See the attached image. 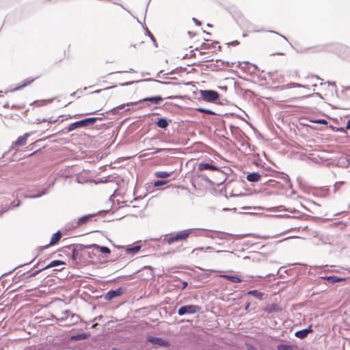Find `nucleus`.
Here are the masks:
<instances>
[{
    "instance_id": "obj_47",
    "label": "nucleus",
    "mask_w": 350,
    "mask_h": 350,
    "mask_svg": "<svg viewBox=\"0 0 350 350\" xmlns=\"http://www.w3.org/2000/svg\"><path fill=\"white\" fill-rule=\"evenodd\" d=\"M344 183H345L344 181H338V182H336V183L334 184V192H336V191L339 189L340 187L342 185H343V184H344Z\"/></svg>"
},
{
    "instance_id": "obj_10",
    "label": "nucleus",
    "mask_w": 350,
    "mask_h": 350,
    "mask_svg": "<svg viewBox=\"0 0 350 350\" xmlns=\"http://www.w3.org/2000/svg\"><path fill=\"white\" fill-rule=\"evenodd\" d=\"M187 231V229L180 230L168 238H165L164 241H165L168 244H172L178 241H186L188 239Z\"/></svg>"
},
{
    "instance_id": "obj_14",
    "label": "nucleus",
    "mask_w": 350,
    "mask_h": 350,
    "mask_svg": "<svg viewBox=\"0 0 350 350\" xmlns=\"http://www.w3.org/2000/svg\"><path fill=\"white\" fill-rule=\"evenodd\" d=\"M312 332V325L310 324L308 327L295 332V336L299 339H304Z\"/></svg>"
},
{
    "instance_id": "obj_41",
    "label": "nucleus",
    "mask_w": 350,
    "mask_h": 350,
    "mask_svg": "<svg viewBox=\"0 0 350 350\" xmlns=\"http://www.w3.org/2000/svg\"><path fill=\"white\" fill-rule=\"evenodd\" d=\"M144 81H154V82H157V83H159L165 84V85L173 84V83L170 82V81H159V80L154 79H152V78L146 79Z\"/></svg>"
},
{
    "instance_id": "obj_8",
    "label": "nucleus",
    "mask_w": 350,
    "mask_h": 350,
    "mask_svg": "<svg viewBox=\"0 0 350 350\" xmlns=\"http://www.w3.org/2000/svg\"><path fill=\"white\" fill-rule=\"evenodd\" d=\"M108 211H100L97 213L88 214V215H83V216L81 217L80 218H79L77 221L73 222L72 224V227L73 228H77L80 226H82L88 224L90 221H92V219L94 217H95L96 215L101 213H107Z\"/></svg>"
},
{
    "instance_id": "obj_43",
    "label": "nucleus",
    "mask_w": 350,
    "mask_h": 350,
    "mask_svg": "<svg viewBox=\"0 0 350 350\" xmlns=\"http://www.w3.org/2000/svg\"><path fill=\"white\" fill-rule=\"evenodd\" d=\"M287 211H288L291 213L295 214V215L293 216V217L299 218L301 215V213L296 210L295 208H288L286 209Z\"/></svg>"
},
{
    "instance_id": "obj_13",
    "label": "nucleus",
    "mask_w": 350,
    "mask_h": 350,
    "mask_svg": "<svg viewBox=\"0 0 350 350\" xmlns=\"http://www.w3.org/2000/svg\"><path fill=\"white\" fill-rule=\"evenodd\" d=\"M228 236V234L222 232H213L211 230H206L204 233V237L211 238V239H226Z\"/></svg>"
},
{
    "instance_id": "obj_51",
    "label": "nucleus",
    "mask_w": 350,
    "mask_h": 350,
    "mask_svg": "<svg viewBox=\"0 0 350 350\" xmlns=\"http://www.w3.org/2000/svg\"><path fill=\"white\" fill-rule=\"evenodd\" d=\"M232 276V275H229V274H221V275H219L220 278H224V279L230 280V279H231Z\"/></svg>"
},
{
    "instance_id": "obj_44",
    "label": "nucleus",
    "mask_w": 350,
    "mask_h": 350,
    "mask_svg": "<svg viewBox=\"0 0 350 350\" xmlns=\"http://www.w3.org/2000/svg\"><path fill=\"white\" fill-rule=\"evenodd\" d=\"M167 183V180H157L154 181V185L156 187H159L163 186V185H165Z\"/></svg>"
},
{
    "instance_id": "obj_42",
    "label": "nucleus",
    "mask_w": 350,
    "mask_h": 350,
    "mask_svg": "<svg viewBox=\"0 0 350 350\" xmlns=\"http://www.w3.org/2000/svg\"><path fill=\"white\" fill-rule=\"evenodd\" d=\"M245 281H246V280L244 279H241L238 275H232L230 279V282H234V283H241V282H245Z\"/></svg>"
},
{
    "instance_id": "obj_12",
    "label": "nucleus",
    "mask_w": 350,
    "mask_h": 350,
    "mask_svg": "<svg viewBox=\"0 0 350 350\" xmlns=\"http://www.w3.org/2000/svg\"><path fill=\"white\" fill-rule=\"evenodd\" d=\"M146 340L152 345H159L162 347H169L170 346V342L159 337L148 336Z\"/></svg>"
},
{
    "instance_id": "obj_22",
    "label": "nucleus",
    "mask_w": 350,
    "mask_h": 350,
    "mask_svg": "<svg viewBox=\"0 0 350 350\" xmlns=\"http://www.w3.org/2000/svg\"><path fill=\"white\" fill-rule=\"evenodd\" d=\"M61 237H62L61 232L59 231L56 232L55 233H54L53 234L49 243L48 245H46V246H44V247L47 248L50 245H55L60 240Z\"/></svg>"
},
{
    "instance_id": "obj_7",
    "label": "nucleus",
    "mask_w": 350,
    "mask_h": 350,
    "mask_svg": "<svg viewBox=\"0 0 350 350\" xmlns=\"http://www.w3.org/2000/svg\"><path fill=\"white\" fill-rule=\"evenodd\" d=\"M68 250H71L72 252V259L73 260H77L79 256L82 254V252L85 249L88 248V245H83V244H73L70 245L66 247Z\"/></svg>"
},
{
    "instance_id": "obj_56",
    "label": "nucleus",
    "mask_w": 350,
    "mask_h": 350,
    "mask_svg": "<svg viewBox=\"0 0 350 350\" xmlns=\"http://www.w3.org/2000/svg\"><path fill=\"white\" fill-rule=\"evenodd\" d=\"M192 20H193V21L195 23V24H196V25H198V26H200V25H201V22H200L199 20H198L197 18H193V19H192Z\"/></svg>"
},
{
    "instance_id": "obj_64",
    "label": "nucleus",
    "mask_w": 350,
    "mask_h": 350,
    "mask_svg": "<svg viewBox=\"0 0 350 350\" xmlns=\"http://www.w3.org/2000/svg\"><path fill=\"white\" fill-rule=\"evenodd\" d=\"M250 306V302L246 303V305H245V310H247L249 308Z\"/></svg>"
},
{
    "instance_id": "obj_39",
    "label": "nucleus",
    "mask_w": 350,
    "mask_h": 350,
    "mask_svg": "<svg viewBox=\"0 0 350 350\" xmlns=\"http://www.w3.org/2000/svg\"><path fill=\"white\" fill-rule=\"evenodd\" d=\"M197 111H199V112H201V113H206V114H210V115L215 114V113L214 111H213L212 110L208 109H206V108H203V107H198V108H197Z\"/></svg>"
},
{
    "instance_id": "obj_17",
    "label": "nucleus",
    "mask_w": 350,
    "mask_h": 350,
    "mask_svg": "<svg viewBox=\"0 0 350 350\" xmlns=\"http://www.w3.org/2000/svg\"><path fill=\"white\" fill-rule=\"evenodd\" d=\"M172 120L167 118H158L155 120V124L157 127L163 129H165L171 123Z\"/></svg>"
},
{
    "instance_id": "obj_57",
    "label": "nucleus",
    "mask_w": 350,
    "mask_h": 350,
    "mask_svg": "<svg viewBox=\"0 0 350 350\" xmlns=\"http://www.w3.org/2000/svg\"><path fill=\"white\" fill-rule=\"evenodd\" d=\"M334 225L336 226H338L340 225H343L344 226H346V224H344L343 221H342L334 222Z\"/></svg>"
},
{
    "instance_id": "obj_46",
    "label": "nucleus",
    "mask_w": 350,
    "mask_h": 350,
    "mask_svg": "<svg viewBox=\"0 0 350 350\" xmlns=\"http://www.w3.org/2000/svg\"><path fill=\"white\" fill-rule=\"evenodd\" d=\"M44 270H45V269H44V267L38 270H36L33 273H31L27 278L28 279L31 277H35L36 275H37L38 273H40L41 271H42Z\"/></svg>"
},
{
    "instance_id": "obj_45",
    "label": "nucleus",
    "mask_w": 350,
    "mask_h": 350,
    "mask_svg": "<svg viewBox=\"0 0 350 350\" xmlns=\"http://www.w3.org/2000/svg\"><path fill=\"white\" fill-rule=\"evenodd\" d=\"M54 98L48 99V100H36L34 103L39 104V105H44L48 103H51Z\"/></svg>"
},
{
    "instance_id": "obj_34",
    "label": "nucleus",
    "mask_w": 350,
    "mask_h": 350,
    "mask_svg": "<svg viewBox=\"0 0 350 350\" xmlns=\"http://www.w3.org/2000/svg\"><path fill=\"white\" fill-rule=\"evenodd\" d=\"M57 121V119L53 120L52 118H50L49 119L47 118H36L34 123L36 124H40L42 122H48L49 123H55Z\"/></svg>"
},
{
    "instance_id": "obj_4",
    "label": "nucleus",
    "mask_w": 350,
    "mask_h": 350,
    "mask_svg": "<svg viewBox=\"0 0 350 350\" xmlns=\"http://www.w3.org/2000/svg\"><path fill=\"white\" fill-rule=\"evenodd\" d=\"M200 95L203 100L215 103L220 97L218 92L212 90H200Z\"/></svg>"
},
{
    "instance_id": "obj_55",
    "label": "nucleus",
    "mask_w": 350,
    "mask_h": 350,
    "mask_svg": "<svg viewBox=\"0 0 350 350\" xmlns=\"http://www.w3.org/2000/svg\"><path fill=\"white\" fill-rule=\"evenodd\" d=\"M135 82L134 81H129V82H125V83H120V85L122 86H127V85H130L133 83H134Z\"/></svg>"
},
{
    "instance_id": "obj_50",
    "label": "nucleus",
    "mask_w": 350,
    "mask_h": 350,
    "mask_svg": "<svg viewBox=\"0 0 350 350\" xmlns=\"http://www.w3.org/2000/svg\"><path fill=\"white\" fill-rule=\"evenodd\" d=\"M314 123L321 124H327V121L325 119H317L312 121Z\"/></svg>"
},
{
    "instance_id": "obj_59",
    "label": "nucleus",
    "mask_w": 350,
    "mask_h": 350,
    "mask_svg": "<svg viewBox=\"0 0 350 350\" xmlns=\"http://www.w3.org/2000/svg\"><path fill=\"white\" fill-rule=\"evenodd\" d=\"M20 202H18L17 204L15 203V202H12V206L13 208L18 207L20 206Z\"/></svg>"
},
{
    "instance_id": "obj_18",
    "label": "nucleus",
    "mask_w": 350,
    "mask_h": 350,
    "mask_svg": "<svg viewBox=\"0 0 350 350\" xmlns=\"http://www.w3.org/2000/svg\"><path fill=\"white\" fill-rule=\"evenodd\" d=\"M320 279L326 280L329 284H335L336 282H342L346 280L345 278L338 277V276H336V275L321 276Z\"/></svg>"
},
{
    "instance_id": "obj_58",
    "label": "nucleus",
    "mask_w": 350,
    "mask_h": 350,
    "mask_svg": "<svg viewBox=\"0 0 350 350\" xmlns=\"http://www.w3.org/2000/svg\"><path fill=\"white\" fill-rule=\"evenodd\" d=\"M270 32H272V33H275V34H278V35H279L280 36H281L282 38H283L284 40H287V38H286L285 36H284L283 35L280 34L279 33H278V32H276V31H270Z\"/></svg>"
},
{
    "instance_id": "obj_36",
    "label": "nucleus",
    "mask_w": 350,
    "mask_h": 350,
    "mask_svg": "<svg viewBox=\"0 0 350 350\" xmlns=\"http://www.w3.org/2000/svg\"><path fill=\"white\" fill-rule=\"evenodd\" d=\"M186 70L185 68H182V67H177L175 69L164 74L163 75H174V74H178L179 73V71H181V72H183Z\"/></svg>"
},
{
    "instance_id": "obj_38",
    "label": "nucleus",
    "mask_w": 350,
    "mask_h": 350,
    "mask_svg": "<svg viewBox=\"0 0 350 350\" xmlns=\"http://www.w3.org/2000/svg\"><path fill=\"white\" fill-rule=\"evenodd\" d=\"M281 178L284 180V182L285 183L286 185H288L289 187L292 186V184L290 180V178L287 174H286L284 173H282Z\"/></svg>"
},
{
    "instance_id": "obj_9",
    "label": "nucleus",
    "mask_w": 350,
    "mask_h": 350,
    "mask_svg": "<svg viewBox=\"0 0 350 350\" xmlns=\"http://www.w3.org/2000/svg\"><path fill=\"white\" fill-rule=\"evenodd\" d=\"M267 75L273 85L278 86L285 82L284 75L277 70L268 72Z\"/></svg>"
},
{
    "instance_id": "obj_21",
    "label": "nucleus",
    "mask_w": 350,
    "mask_h": 350,
    "mask_svg": "<svg viewBox=\"0 0 350 350\" xmlns=\"http://www.w3.org/2000/svg\"><path fill=\"white\" fill-rule=\"evenodd\" d=\"M282 310L281 306L275 303H272L269 305H268L266 308L265 311L268 313H273V312H278Z\"/></svg>"
},
{
    "instance_id": "obj_11",
    "label": "nucleus",
    "mask_w": 350,
    "mask_h": 350,
    "mask_svg": "<svg viewBox=\"0 0 350 350\" xmlns=\"http://www.w3.org/2000/svg\"><path fill=\"white\" fill-rule=\"evenodd\" d=\"M126 292V288L124 287V286H120L115 290H113V289L109 290L105 295L104 298L107 301H111L116 297L122 295Z\"/></svg>"
},
{
    "instance_id": "obj_35",
    "label": "nucleus",
    "mask_w": 350,
    "mask_h": 350,
    "mask_svg": "<svg viewBox=\"0 0 350 350\" xmlns=\"http://www.w3.org/2000/svg\"><path fill=\"white\" fill-rule=\"evenodd\" d=\"M329 127L334 131V132H340L342 133L346 134L347 133V129L344 127H336L332 125H329Z\"/></svg>"
},
{
    "instance_id": "obj_37",
    "label": "nucleus",
    "mask_w": 350,
    "mask_h": 350,
    "mask_svg": "<svg viewBox=\"0 0 350 350\" xmlns=\"http://www.w3.org/2000/svg\"><path fill=\"white\" fill-rule=\"evenodd\" d=\"M80 321H81V317L79 314H74V313L71 314V317H70L71 323L75 324V323H77Z\"/></svg>"
},
{
    "instance_id": "obj_24",
    "label": "nucleus",
    "mask_w": 350,
    "mask_h": 350,
    "mask_svg": "<svg viewBox=\"0 0 350 350\" xmlns=\"http://www.w3.org/2000/svg\"><path fill=\"white\" fill-rule=\"evenodd\" d=\"M249 182H258L260 180L261 175L258 172L249 173L246 177Z\"/></svg>"
},
{
    "instance_id": "obj_1",
    "label": "nucleus",
    "mask_w": 350,
    "mask_h": 350,
    "mask_svg": "<svg viewBox=\"0 0 350 350\" xmlns=\"http://www.w3.org/2000/svg\"><path fill=\"white\" fill-rule=\"evenodd\" d=\"M163 100V98L160 95L145 97L142 99H140L139 100H138L137 102H130V103L120 105L119 106L111 109L110 110V111L113 114L117 115L119 113V110L124 109L125 106L137 105L142 104L143 103H146V104H149V107H150V104L159 105Z\"/></svg>"
},
{
    "instance_id": "obj_2",
    "label": "nucleus",
    "mask_w": 350,
    "mask_h": 350,
    "mask_svg": "<svg viewBox=\"0 0 350 350\" xmlns=\"http://www.w3.org/2000/svg\"><path fill=\"white\" fill-rule=\"evenodd\" d=\"M29 136V133H25L23 135L20 136L17 139L12 142V146L8 150L5 151L0 158V159H5V161L11 162L14 161V156L16 154L17 150L15 149L16 146H22L26 144L27 139Z\"/></svg>"
},
{
    "instance_id": "obj_49",
    "label": "nucleus",
    "mask_w": 350,
    "mask_h": 350,
    "mask_svg": "<svg viewBox=\"0 0 350 350\" xmlns=\"http://www.w3.org/2000/svg\"><path fill=\"white\" fill-rule=\"evenodd\" d=\"M82 92H83L82 90H78L76 92L72 93L70 94V96H72V97L77 96V98H79L81 96V94H82Z\"/></svg>"
},
{
    "instance_id": "obj_40",
    "label": "nucleus",
    "mask_w": 350,
    "mask_h": 350,
    "mask_svg": "<svg viewBox=\"0 0 350 350\" xmlns=\"http://www.w3.org/2000/svg\"><path fill=\"white\" fill-rule=\"evenodd\" d=\"M71 314H72V313L69 310H66L63 311L62 317H61V319H59V321H63L64 319H67L69 317H71Z\"/></svg>"
},
{
    "instance_id": "obj_30",
    "label": "nucleus",
    "mask_w": 350,
    "mask_h": 350,
    "mask_svg": "<svg viewBox=\"0 0 350 350\" xmlns=\"http://www.w3.org/2000/svg\"><path fill=\"white\" fill-rule=\"evenodd\" d=\"M172 172L158 171L154 173L155 176L157 178H167L172 174Z\"/></svg>"
},
{
    "instance_id": "obj_60",
    "label": "nucleus",
    "mask_w": 350,
    "mask_h": 350,
    "mask_svg": "<svg viewBox=\"0 0 350 350\" xmlns=\"http://www.w3.org/2000/svg\"><path fill=\"white\" fill-rule=\"evenodd\" d=\"M135 72V70L133 68H131L128 71H118L117 72L120 73V72Z\"/></svg>"
},
{
    "instance_id": "obj_33",
    "label": "nucleus",
    "mask_w": 350,
    "mask_h": 350,
    "mask_svg": "<svg viewBox=\"0 0 350 350\" xmlns=\"http://www.w3.org/2000/svg\"><path fill=\"white\" fill-rule=\"evenodd\" d=\"M144 29L145 30L146 35L149 36V38H150V40H152L153 44H154V46L155 47H157L158 46L157 42L154 36H153V34L149 31V29H148L147 27H144Z\"/></svg>"
},
{
    "instance_id": "obj_54",
    "label": "nucleus",
    "mask_w": 350,
    "mask_h": 350,
    "mask_svg": "<svg viewBox=\"0 0 350 350\" xmlns=\"http://www.w3.org/2000/svg\"><path fill=\"white\" fill-rule=\"evenodd\" d=\"M187 286H188L187 282H186V281H181L180 288H181L182 290L186 288Z\"/></svg>"
},
{
    "instance_id": "obj_27",
    "label": "nucleus",
    "mask_w": 350,
    "mask_h": 350,
    "mask_svg": "<svg viewBox=\"0 0 350 350\" xmlns=\"http://www.w3.org/2000/svg\"><path fill=\"white\" fill-rule=\"evenodd\" d=\"M63 265H65V262L64 261L60 260H55L51 261L49 264H48L45 267H44V269H45V270H46V269H50L52 267H59V266H61Z\"/></svg>"
},
{
    "instance_id": "obj_15",
    "label": "nucleus",
    "mask_w": 350,
    "mask_h": 350,
    "mask_svg": "<svg viewBox=\"0 0 350 350\" xmlns=\"http://www.w3.org/2000/svg\"><path fill=\"white\" fill-rule=\"evenodd\" d=\"M119 248L124 249L127 254H131L134 256L137 254L141 250L142 246L140 245H127V246H120Z\"/></svg>"
},
{
    "instance_id": "obj_19",
    "label": "nucleus",
    "mask_w": 350,
    "mask_h": 350,
    "mask_svg": "<svg viewBox=\"0 0 350 350\" xmlns=\"http://www.w3.org/2000/svg\"><path fill=\"white\" fill-rule=\"evenodd\" d=\"M88 249H93L96 250L97 252H101L103 254H110L111 250L108 247L106 246H100L97 244H91L88 245Z\"/></svg>"
},
{
    "instance_id": "obj_62",
    "label": "nucleus",
    "mask_w": 350,
    "mask_h": 350,
    "mask_svg": "<svg viewBox=\"0 0 350 350\" xmlns=\"http://www.w3.org/2000/svg\"><path fill=\"white\" fill-rule=\"evenodd\" d=\"M239 44V42L237 40H235V41H233V42H230V44L232 45V46H236V45H238Z\"/></svg>"
},
{
    "instance_id": "obj_23",
    "label": "nucleus",
    "mask_w": 350,
    "mask_h": 350,
    "mask_svg": "<svg viewBox=\"0 0 350 350\" xmlns=\"http://www.w3.org/2000/svg\"><path fill=\"white\" fill-rule=\"evenodd\" d=\"M247 295H251L258 300H262L264 299L265 293L258 290H251L247 292Z\"/></svg>"
},
{
    "instance_id": "obj_48",
    "label": "nucleus",
    "mask_w": 350,
    "mask_h": 350,
    "mask_svg": "<svg viewBox=\"0 0 350 350\" xmlns=\"http://www.w3.org/2000/svg\"><path fill=\"white\" fill-rule=\"evenodd\" d=\"M170 151H171V150L168 149V148H156L154 152L155 153H160V152H169Z\"/></svg>"
},
{
    "instance_id": "obj_52",
    "label": "nucleus",
    "mask_w": 350,
    "mask_h": 350,
    "mask_svg": "<svg viewBox=\"0 0 350 350\" xmlns=\"http://www.w3.org/2000/svg\"><path fill=\"white\" fill-rule=\"evenodd\" d=\"M230 129L232 133H234L235 131H239V129L237 126H235L232 124L230 125Z\"/></svg>"
},
{
    "instance_id": "obj_53",
    "label": "nucleus",
    "mask_w": 350,
    "mask_h": 350,
    "mask_svg": "<svg viewBox=\"0 0 350 350\" xmlns=\"http://www.w3.org/2000/svg\"><path fill=\"white\" fill-rule=\"evenodd\" d=\"M10 209V207H4L0 210V216Z\"/></svg>"
},
{
    "instance_id": "obj_29",
    "label": "nucleus",
    "mask_w": 350,
    "mask_h": 350,
    "mask_svg": "<svg viewBox=\"0 0 350 350\" xmlns=\"http://www.w3.org/2000/svg\"><path fill=\"white\" fill-rule=\"evenodd\" d=\"M218 44L219 42H212L211 44L204 42L202 43L200 48H196V51H198L199 49L205 50L211 48H214Z\"/></svg>"
},
{
    "instance_id": "obj_61",
    "label": "nucleus",
    "mask_w": 350,
    "mask_h": 350,
    "mask_svg": "<svg viewBox=\"0 0 350 350\" xmlns=\"http://www.w3.org/2000/svg\"><path fill=\"white\" fill-rule=\"evenodd\" d=\"M346 129L349 130L350 129V118L347 121V125H346Z\"/></svg>"
},
{
    "instance_id": "obj_16",
    "label": "nucleus",
    "mask_w": 350,
    "mask_h": 350,
    "mask_svg": "<svg viewBox=\"0 0 350 350\" xmlns=\"http://www.w3.org/2000/svg\"><path fill=\"white\" fill-rule=\"evenodd\" d=\"M187 232L188 235V238L190 237H204V233L206 229H200V228H188L187 229Z\"/></svg>"
},
{
    "instance_id": "obj_26",
    "label": "nucleus",
    "mask_w": 350,
    "mask_h": 350,
    "mask_svg": "<svg viewBox=\"0 0 350 350\" xmlns=\"http://www.w3.org/2000/svg\"><path fill=\"white\" fill-rule=\"evenodd\" d=\"M304 88L308 89L309 86L306 85H301L299 83H293V82L288 83L282 86V90L283 89H289V88Z\"/></svg>"
},
{
    "instance_id": "obj_25",
    "label": "nucleus",
    "mask_w": 350,
    "mask_h": 350,
    "mask_svg": "<svg viewBox=\"0 0 350 350\" xmlns=\"http://www.w3.org/2000/svg\"><path fill=\"white\" fill-rule=\"evenodd\" d=\"M90 336V334L88 333H85V332L79 333V334H77L75 335H72L70 336V340H75V341L82 340L87 339L88 338H89Z\"/></svg>"
},
{
    "instance_id": "obj_6",
    "label": "nucleus",
    "mask_w": 350,
    "mask_h": 350,
    "mask_svg": "<svg viewBox=\"0 0 350 350\" xmlns=\"http://www.w3.org/2000/svg\"><path fill=\"white\" fill-rule=\"evenodd\" d=\"M201 307L198 305H185L180 307L177 311L179 316H184L185 314H193L200 311Z\"/></svg>"
},
{
    "instance_id": "obj_20",
    "label": "nucleus",
    "mask_w": 350,
    "mask_h": 350,
    "mask_svg": "<svg viewBox=\"0 0 350 350\" xmlns=\"http://www.w3.org/2000/svg\"><path fill=\"white\" fill-rule=\"evenodd\" d=\"M54 185V182H52L51 183H49L48 185V186L42 189L40 191H38L36 194H33V195H29L28 196H27V198H40L42 196H44V194H46L47 192H48V189L51 187L52 186H53Z\"/></svg>"
},
{
    "instance_id": "obj_5",
    "label": "nucleus",
    "mask_w": 350,
    "mask_h": 350,
    "mask_svg": "<svg viewBox=\"0 0 350 350\" xmlns=\"http://www.w3.org/2000/svg\"><path fill=\"white\" fill-rule=\"evenodd\" d=\"M208 170L211 172H216L217 174L225 176V174L223 173V171L220 170L217 165L214 164L213 161L211 162H200L198 165V171H204Z\"/></svg>"
},
{
    "instance_id": "obj_31",
    "label": "nucleus",
    "mask_w": 350,
    "mask_h": 350,
    "mask_svg": "<svg viewBox=\"0 0 350 350\" xmlns=\"http://www.w3.org/2000/svg\"><path fill=\"white\" fill-rule=\"evenodd\" d=\"M277 350H296V347L293 345L279 344L277 345Z\"/></svg>"
},
{
    "instance_id": "obj_3",
    "label": "nucleus",
    "mask_w": 350,
    "mask_h": 350,
    "mask_svg": "<svg viewBox=\"0 0 350 350\" xmlns=\"http://www.w3.org/2000/svg\"><path fill=\"white\" fill-rule=\"evenodd\" d=\"M102 120L100 117H90L71 123L67 128L66 132H71L79 128H88L92 126L97 120Z\"/></svg>"
},
{
    "instance_id": "obj_63",
    "label": "nucleus",
    "mask_w": 350,
    "mask_h": 350,
    "mask_svg": "<svg viewBox=\"0 0 350 350\" xmlns=\"http://www.w3.org/2000/svg\"><path fill=\"white\" fill-rule=\"evenodd\" d=\"M189 57H196V53L194 51H191L190 52Z\"/></svg>"
},
{
    "instance_id": "obj_32",
    "label": "nucleus",
    "mask_w": 350,
    "mask_h": 350,
    "mask_svg": "<svg viewBox=\"0 0 350 350\" xmlns=\"http://www.w3.org/2000/svg\"><path fill=\"white\" fill-rule=\"evenodd\" d=\"M34 80V79H30V78H28V79H26L23 81V84L20 85L18 87H16L14 90V91H16V90H19L21 89H22L23 88H25L26 87L27 85H29L31 82H33Z\"/></svg>"
},
{
    "instance_id": "obj_28",
    "label": "nucleus",
    "mask_w": 350,
    "mask_h": 350,
    "mask_svg": "<svg viewBox=\"0 0 350 350\" xmlns=\"http://www.w3.org/2000/svg\"><path fill=\"white\" fill-rule=\"evenodd\" d=\"M129 108L126 109L124 111L125 113L129 112L131 110H133V111L139 110L140 109H142L144 107H149V104L146 105H131V106H127Z\"/></svg>"
}]
</instances>
